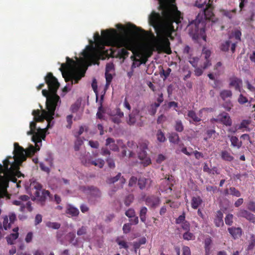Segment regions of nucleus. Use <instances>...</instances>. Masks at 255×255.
Returning <instances> with one entry per match:
<instances>
[{
  "mask_svg": "<svg viewBox=\"0 0 255 255\" xmlns=\"http://www.w3.org/2000/svg\"><path fill=\"white\" fill-rule=\"evenodd\" d=\"M180 12L176 7L168 6L162 11V16L157 12L153 11L149 16V23L154 28L157 34L155 37L154 46L157 50L162 51L170 54L171 53L170 42L168 37L171 36L172 33L175 31L181 23ZM153 36H154L153 35Z\"/></svg>",
  "mask_w": 255,
  "mask_h": 255,
  "instance_id": "1",
  "label": "nucleus"
},
{
  "mask_svg": "<svg viewBox=\"0 0 255 255\" xmlns=\"http://www.w3.org/2000/svg\"><path fill=\"white\" fill-rule=\"evenodd\" d=\"M102 36L98 33L94 35V39L97 42H102L106 45H116L118 46H125L129 49L132 48L131 40L126 34H121L118 33L115 29L102 30Z\"/></svg>",
  "mask_w": 255,
  "mask_h": 255,
  "instance_id": "2",
  "label": "nucleus"
},
{
  "mask_svg": "<svg viewBox=\"0 0 255 255\" xmlns=\"http://www.w3.org/2000/svg\"><path fill=\"white\" fill-rule=\"evenodd\" d=\"M42 186L38 182L29 180V182L25 184V189L26 192L31 196L33 201H36L41 206H44L47 198L50 201H53L52 195L48 190L43 189ZM54 201L59 204L61 202V197L55 194Z\"/></svg>",
  "mask_w": 255,
  "mask_h": 255,
  "instance_id": "3",
  "label": "nucleus"
},
{
  "mask_svg": "<svg viewBox=\"0 0 255 255\" xmlns=\"http://www.w3.org/2000/svg\"><path fill=\"white\" fill-rule=\"evenodd\" d=\"M19 169H15L11 165L4 163L3 165L0 163V191L3 192L4 197L7 194L6 188L9 181L16 183L17 187H20L21 181L17 182V177L23 175L19 171Z\"/></svg>",
  "mask_w": 255,
  "mask_h": 255,
  "instance_id": "4",
  "label": "nucleus"
},
{
  "mask_svg": "<svg viewBox=\"0 0 255 255\" xmlns=\"http://www.w3.org/2000/svg\"><path fill=\"white\" fill-rule=\"evenodd\" d=\"M66 62L62 63L59 68L66 82H71V84L78 83L85 76V71L76 69V63L72 59L67 57Z\"/></svg>",
  "mask_w": 255,
  "mask_h": 255,
  "instance_id": "5",
  "label": "nucleus"
},
{
  "mask_svg": "<svg viewBox=\"0 0 255 255\" xmlns=\"http://www.w3.org/2000/svg\"><path fill=\"white\" fill-rule=\"evenodd\" d=\"M13 156H8L3 161L7 165H11L15 169H19L22 163L26 159L25 149L17 142L14 143Z\"/></svg>",
  "mask_w": 255,
  "mask_h": 255,
  "instance_id": "6",
  "label": "nucleus"
},
{
  "mask_svg": "<svg viewBox=\"0 0 255 255\" xmlns=\"http://www.w3.org/2000/svg\"><path fill=\"white\" fill-rule=\"evenodd\" d=\"M46 109L47 111L43 110L41 113L39 110H33L32 114L34 116V120L36 122H40L46 120L48 122L47 128H50L51 127V123H52V126L54 123L52 120L54 119L53 116H54L56 109L51 108L50 106L46 107Z\"/></svg>",
  "mask_w": 255,
  "mask_h": 255,
  "instance_id": "7",
  "label": "nucleus"
},
{
  "mask_svg": "<svg viewBox=\"0 0 255 255\" xmlns=\"http://www.w3.org/2000/svg\"><path fill=\"white\" fill-rule=\"evenodd\" d=\"M149 142L146 140H140L136 146V152L141 164L145 167L151 164V159L147 156V150Z\"/></svg>",
  "mask_w": 255,
  "mask_h": 255,
  "instance_id": "8",
  "label": "nucleus"
},
{
  "mask_svg": "<svg viewBox=\"0 0 255 255\" xmlns=\"http://www.w3.org/2000/svg\"><path fill=\"white\" fill-rule=\"evenodd\" d=\"M189 35L195 40L199 38L200 35L205 32L204 23L202 20L196 18L188 26Z\"/></svg>",
  "mask_w": 255,
  "mask_h": 255,
  "instance_id": "9",
  "label": "nucleus"
},
{
  "mask_svg": "<svg viewBox=\"0 0 255 255\" xmlns=\"http://www.w3.org/2000/svg\"><path fill=\"white\" fill-rule=\"evenodd\" d=\"M213 3V0H197L195 2V5L199 8H203L205 6L204 13L206 19L211 20L214 15Z\"/></svg>",
  "mask_w": 255,
  "mask_h": 255,
  "instance_id": "10",
  "label": "nucleus"
},
{
  "mask_svg": "<svg viewBox=\"0 0 255 255\" xmlns=\"http://www.w3.org/2000/svg\"><path fill=\"white\" fill-rule=\"evenodd\" d=\"M12 204L16 206H19V210L24 212L28 211L31 212L33 210L31 202L29 201V197L27 195H21L17 200L13 201Z\"/></svg>",
  "mask_w": 255,
  "mask_h": 255,
  "instance_id": "11",
  "label": "nucleus"
},
{
  "mask_svg": "<svg viewBox=\"0 0 255 255\" xmlns=\"http://www.w3.org/2000/svg\"><path fill=\"white\" fill-rule=\"evenodd\" d=\"M43 96L46 98V106L56 109L58 103H61L60 97L57 94L50 92L49 90L44 89L42 91Z\"/></svg>",
  "mask_w": 255,
  "mask_h": 255,
  "instance_id": "12",
  "label": "nucleus"
},
{
  "mask_svg": "<svg viewBox=\"0 0 255 255\" xmlns=\"http://www.w3.org/2000/svg\"><path fill=\"white\" fill-rule=\"evenodd\" d=\"M45 83L47 85L48 89L50 93L57 94L58 89L60 87V83L57 78L54 77L53 74L49 72L44 78Z\"/></svg>",
  "mask_w": 255,
  "mask_h": 255,
  "instance_id": "13",
  "label": "nucleus"
},
{
  "mask_svg": "<svg viewBox=\"0 0 255 255\" xmlns=\"http://www.w3.org/2000/svg\"><path fill=\"white\" fill-rule=\"evenodd\" d=\"M28 135H32V140L35 143H41L42 139L45 138V128H38L37 131L30 129L27 132Z\"/></svg>",
  "mask_w": 255,
  "mask_h": 255,
  "instance_id": "14",
  "label": "nucleus"
},
{
  "mask_svg": "<svg viewBox=\"0 0 255 255\" xmlns=\"http://www.w3.org/2000/svg\"><path fill=\"white\" fill-rule=\"evenodd\" d=\"M174 182L173 177L172 176L170 177H168L163 179L159 187L160 191L166 193H171L172 190V187L173 186Z\"/></svg>",
  "mask_w": 255,
  "mask_h": 255,
  "instance_id": "15",
  "label": "nucleus"
},
{
  "mask_svg": "<svg viewBox=\"0 0 255 255\" xmlns=\"http://www.w3.org/2000/svg\"><path fill=\"white\" fill-rule=\"evenodd\" d=\"M212 121L222 123L226 126H231L232 124V121L227 113L223 112L219 114L216 118H213Z\"/></svg>",
  "mask_w": 255,
  "mask_h": 255,
  "instance_id": "16",
  "label": "nucleus"
},
{
  "mask_svg": "<svg viewBox=\"0 0 255 255\" xmlns=\"http://www.w3.org/2000/svg\"><path fill=\"white\" fill-rule=\"evenodd\" d=\"M129 119L127 123L129 125H133L136 123L140 122L142 116L140 114L139 110L137 109H134L132 112L129 114Z\"/></svg>",
  "mask_w": 255,
  "mask_h": 255,
  "instance_id": "17",
  "label": "nucleus"
},
{
  "mask_svg": "<svg viewBox=\"0 0 255 255\" xmlns=\"http://www.w3.org/2000/svg\"><path fill=\"white\" fill-rule=\"evenodd\" d=\"M131 41L132 45V48L131 49H129L127 46H118L116 45H112V46L117 47L118 48H122L120 49L118 51V55L121 58L125 59L126 57H127L128 56L129 52L128 51V50L133 51L135 47V43L134 40L128 37V35H127Z\"/></svg>",
  "mask_w": 255,
  "mask_h": 255,
  "instance_id": "18",
  "label": "nucleus"
},
{
  "mask_svg": "<svg viewBox=\"0 0 255 255\" xmlns=\"http://www.w3.org/2000/svg\"><path fill=\"white\" fill-rule=\"evenodd\" d=\"M145 204L147 206L152 208H156L157 207L160 203V199L154 196H148L145 199Z\"/></svg>",
  "mask_w": 255,
  "mask_h": 255,
  "instance_id": "19",
  "label": "nucleus"
},
{
  "mask_svg": "<svg viewBox=\"0 0 255 255\" xmlns=\"http://www.w3.org/2000/svg\"><path fill=\"white\" fill-rule=\"evenodd\" d=\"M237 44L236 42H232L230 40H226L223 42L220 46V49L223 51H228L231 47V50L233 53L235 51Z\"/></svg>",
  "mask_w": 255,
  "mask_h": 255,
  "instance_id": "20",
  "label": "nucleus"
},
{
  "mask_svg": "<svg viewBox=\"0 0 255 255\" xmlns=\"http://www.w3.org/2000/svg\"><path fill=\"white\" fill-rule=\"evenodd\" d=\"M230 86L231 87H234L236 90L240 91L242 85V80L236 76H233L230 77Z\"/></svg>",
  "mask_w": 255,
  "mask_h": 255,
  "instance_id": "21",
  "label": "nucleus"
},
{
  "mask_svg": "<svg viewBox=\"0 0 255 255\" xmlns=\"http://www.w3.org/2000/svg\"><path fill=\"white\" fill-rule=\"evenodd\" d=\"M211 51L204 47L202 50V55L204 56L205 61L203 62V69H206L211 65V62L209 58L211 56Z\"/></svg>",
  "mask_w": 255,
  "mask_h": 255,
  "instance_id": "22",
  "label": "nucleus"
},
{
  "mask_svg": "<svg viewBox=\"0 0 255 255\" xmlns=\"http://www.w3.org/2000/svg\"><path fill=\"white\" fill-rule=\"evenodd\" d=\"M152 181L150 178L140 177L138 180V185L141 190L150 187Z\"/></svg>",
  "mask_w": 255,
  "mask_h": 255,
  "instance_id": "23",
  "label": "nucleus"
},
{
  "mask_svg": "<svg viewBox=\"0 0 255 255\" xmlns=\"http://www.w3.org/2000/svg\"><path fill=\"white\" fill-rule=\"evenodd\" d=\"M228 231L234 239L240 237L242 234V229L240 227L236 228L233 227L229 228Z\"/></svg>",
  "mask_w": 255,
  "mask_h": 255,
  "instance_id": "24",
  "label": "nucleus"
},
{
  "mask_svg": "<svg viewBox=\"0 0 255 255\" xmlns=\"http://www.w3.org/2000/svg\"><path fill=\"white\" fill-rule=\"evenodd\" d=\"M223 218V212L220 210L218 211L216 213L215 218L214 219V223L217 227H220L224 225Z\"/></svg>",
  "mask_w": 255,
  "mask_h": 255,
  "instance_id": "25",
  "label": "nucleus"
},
{
  "mask_svg": "<svg viewBox=\"0 0 255 255\" xmlns=\"http://www.w3.org/2000/svg\"><path fill=\"white\" fill-rule=\"evenodd\" d=\"M79 211L78 208L69 204L67 206L66 213L71 217H77L79 214Z\"/></svg>",
  "mask_w": 255,
  "mask_h": 255,
  "instance_id": "26",
  "label": "nucleus"
},
{
  "mask_svg": "<svg viewBox=\"0 0 255 255\" xmlns=\"http://www.w3.org/2000/svg\"><path fill=\"white\" fill-rule=\"evenodd\" d=\"M106 145L109 146L110 149L114 151H119V147L118 145L115 143V140L114 138L108 137L106 140Z\"/></svg>",
  "mask_w": 255,
  "mask_h": 255,
  "instance_id": "27",
  "label": "nucleus"
},
{
  "mask_svg": "<svg viewBox=\"0 0 255 255\" xmlns=\"http://www.w3.org/2000/svg\"><path fill=\"white\" fill-rule=\"evenodd\" d=\"M239 215L240 216L246 218L247 220L253 223L255 222V216L246 210H241L239 213Z\"/></svg>",
  "mask_w": 255,
  "mask_h": 255,
  "instance_id": "28",
  "label": "nucleus"
},
{
  "mask_svg": "<svg viewBox=\"0 0 255 255\" xmlns=\"http://www.w3.org/2000/svg\"><path fill=\"white\" fill-rule=\"evenodd\" d=\"M37 144L35 143V147L31 145L28 148L25 149L26 157L33 155L37 151L39 150L40 147Z\"/></svg>",
  "mask_w": 255,
  "mask_h": 255,
  "instance_id": "29",
  "label": "nucleus"
},
{
  "mask_svg": "<svg viewBox=\"0 0 255 255\" xmlns=\"http://www.w3.org/2000/svg\"><path fill=\"white\" fill-rule=\"evenodd\" d=\"M202 202L203 200L200 196L193 197L191 200V207L194 209H197Z\"/></svg>",
  "mask_w": 255,
  "mask_h": 255,
  "instance_id": "30",
  "label": "nucleus"
},
{
  "mask_svg": "<svg viewBox=\"0 0 255 255\" xmlns=\"http://www.w3.org/2000/svg\"><path fill=\"white\" fill-rule=\"evenodd\" d=\"M228 137L230 138V141L231 142V145L233 147H237L239 149L242 145V142L239 141L238 138L236 136H230Z\"/></svg>",
  "mask_w": 255,
  "mask_h": 255,
  "instance_id": "31",
  "label": "nucleus"
},
{
  "mask_svg": "<svg viewBox=\"0 0 255 255\" xmlns=\"http://www.w3.org/2000/svg\"><path fill=\"white\" fill-rule=\"evenodd\" d=\"M90 194L94 197L99 198L101 196L100 190L97 187L90 186L88 187Z\"/></svg>",
  "mask_w": 255,
  "mask_h": 255,
  "instance_id": "32",
  "label": "nucleus"
},
{
  "mask_svg": "<svg viewBox=\"0 0 255 255\" xmlns=\"http://www.w3.org/2000/svg\"><path fill=\"white\" fill-rule=\"evenodd\" d=\"M170 142L174 144H178L180 141V138L178 134L175 132H171L168 137Z\"/></svg>",
  "mask_w": 255,
  "mask_h": 255,
  "instance_id": "33",
  "label": "nucleus"
},
{
  "mask_svg": "<svg viewBox=\"0 0 255 255\" xmlns=\"http://www.w3.org/2000/svg\"><path fill=\"white\" fill-rule=\"evenodd\" d=\"M221 156L224 160L227 161H231L234 159L233 156L226 150H223L221 152Z\"/></svg>",
  "mask_w": 255,
  "mask_h": 255,
  "instance_id": "34",
  "label": "nucleus"
},
{
  "mask_svg": "<svg viewBox=\"0 0 255 255\" xmlns=\"http://www.w3.org/2000/svg\"><path fill=\"white\" fill-rule=\"evenodd\" d=\"M174 128L175 130L177 132H182L184 130V127L182 121L180 120H176L175 122Z\"/></svg>",
  "mask_w": 255,
  "mask_h": 255,
  "instance_id": "35",
  "label": "nucleus"
},
{
  "mask_svg": "<svg viewBox=\"0 0 255 255\" xmlns=\"http://www.w3.org/2000/svg\"><path fill=\"white\" fill-rule=\"evenodd\" d=\"M187 116L194 122H199L201 121V118L198 117L196 113L192 110H190L188 112Z\"/></svg>",
  "mask_w": 255,
  "mask_h": 255,
  "instance_id": "36",
  "label": "nucleus"
},
{
  "mask_svg": "<svg viewBox=\"0 0 255 255\" xmlns=\"http://www.w3.org/2000/svg\"><path fill=\"white\" fill-rule=\"evenodd\" d=\"M212 243V241L210 237L205 239V242H204V243H205L204 248H205V253L207 255H209L210 253V249H211L210 246H211Z\"/></svg>",
  "mask_w": 255,
  "mask_h": 255,
  "instance_id": "37",
  "label": "nucleus"
},
{
  "mask_svg": "<svg viewBox=\"0 0 255 255\" xmlns=\"http://www.w3.org/2000/svg\"><path fill=\"white\" fill-rule=\"evenodd\" d=\"M147 212V209L145 207H142L141 208L139 212V217L141 221L143 223H145L146 219V214Z\"/></svg>",
  "mask_w": 255,
  "mask_h": 255,
  "instance_id": "38",
  "label": "nucleus"
},
{
  "mask_svg": "<svg viewBox=\"0 0 255 255\" xmlns=\"http://www.w3.org/2000/svg\"><path fill=\"white\" fill-rule=\"evenodd\" d=\"M220 96L223 100H225L227 98H231L232 92L229 90H224L220 92Z\"/></svg>",
  "mask_w": 255,
  "mask_h": 255,
  "instance_id": "39",
  "label": "nucleus"
},
{
  "mask_svg": "<svg viewBox=\"0 0 255 255\" xmlns=\"http://www.w3.org/2000/svg\"><path fill=\"white\" fill-rule=\"evenodd\" d=\"M92 165L98 166L99 168H103L105 165V161L101 158H99L96 160H92L90 162Z\"/></svg>",
  "mask_w": 255,
  "mask_h": 255,
  "instance_id": "40",
  "label": "nucleus"
},
{
  "mask_svg": "<svg viewBox=\"0 0 255 255\" xmlns=\"http://www.w3.org/2000/svg\"><path fill=\"white\" fill-rule=\"evenodd\" d=\"M183 238L185 240L190 241L194 240L195 238L194 234L189 232V231H186L183 235Z\"/></svg>",
  "mask_w": 255,
  "mask_h": 255,
  "instance_id": "41",
  "label": "nucleus"
},
{
  "mask_svg": "<svg viewBox=\"0 0 255 255\" xmlns=\"http://www.w3.org/2000/svg\"><path fill=\"white\" fill-rule=\"evenodd\" d=\"M156 137L157 140L160 142H163L166 140L164 133L160 129L157 130Z\"/></svg>",
  "mask_w": 255,
  "mask_h": 255,
  "instance_id": "42",
  "label": "nucleus"
},
{
  "mask_svg": "<svg viewBox=\"0 0 255 255\" xmlns=\"http://www.w3.org/2000/svg\"><path fill=\"white\" fill-rule=\"evenodd\" d=\"M83 144V140L81 137H78L75 142L74 149L75 151H78L80 146Z\"/></svg>",
  "mask_w": 255,
  "mask_h": 255,
  "instance_id": "43",
  "label": "nucleus"
},
{
  "mask_svg": "<svg viewBox=\"0 0 255 255\" xmlns=\"http://www.w3.org/2000/svg\"><path fill=\"white\" fill-rule=\"evenodd\" d=\"M46 225L47 227L53 229H58L60 228V224L57 222H48L46 223Z\"/></svg>",
  "mask_w": 255,
  "mask_h": 255,
  "instance_id": "44",
  "label": "nucleus"
},
{
  "mask_svg": "<svg viewBox=\"0 0 255 255\" xmlns=\"http://www.w3.org/2000/svg\"><path fill=\"white\" fill-rule=\"evenodd\" d=\"M121 173H119L115 177L109 178L107 179V182L109 184H114V183L119 180L120 178H121Z\"/></svg>",
  "mask_w": 255,
  "mask_h": 255,
  "instance_id": "45",
  "label": "nucleus"
},
{
  "mask_svg": "<svg viewBox=\"0 0 255 255\" xmlns=\"http://www.w3.org/2000/svg\"><path fill=\"white\" fill-rule=\"evenodd\" d=\"M134 197L132 195L129 194L126 196L124 200V203L126 206H129L130 204L133 202Z\"/></svg>",
  "mask_w": 255,
  "mask_h": 255,
  "instance_id": "46",
  "label": "nucleus"
},
{
  "mask_svg": "<svg viewBox=\"0 0 255 255\" xmlns=\"http://www.w3.org/2000/svg\"><path fill=\"white\" fill-rule=\"evenodd\" d=\"M233 215L231 214H228L225 217V222L226 225L231 226L232 225L233 221Z\"/></svg>",
  "mask_w": 255,
  "mask_h": 255,
  "instance_id": "47",
  "label": "nucleus"
},
{
  "mask_svg": "<svg viewBox=\"0 0 255 255\" xmlns=\"http://www.w3.org/2000/svg\"><path fill=\"white\" fill-rule=\"evenodd\" d=\"M199 58L197 57H193L190 58L189 60V63L192 65L193 67L196 68L198 66Z\"/></svg>",
  "mask_w": 255,
  "mask_h": 255,
  "instance_id": "48",
  "label": "nucleus"
},
{
  "mask_svg": "<svg viewBox=\"0 0 255 255\" xmlns=\"http://www.w3.org/2000/svg\"><path fill=\"white\" fill-rule=\"evenodd\" d=\"M116 242L117 244L120 246V249L124 248L127 250L128 248V243L126 241L117 239Z\"/></svg>",
  "mask_w": 255,
  "mask_h": 255,
  "instance_id": "49",
  "label": "nucleus"
},
{
  "mask_svg": "<svg viewBox=\"0 0 255 255\" xmlns=\"http://www.w3.org/2000/svg\"><path fill=\"white\" fill-rule=\"evenodd\" d=\"M230 194L233 196L239 197L241 196L240 192L235 187H230L229 189Z\"/></svg>",
  "mask_w": 255,
  "mask_h": 255,
  "instance_id": "50",
  "label": "nucleus"
},
{
  "mask_svg": "<svg viewBox=\"0 0 255 255\" xmlns=\"http://www.w3.org/2000/svg\"><path fill=\"white\" fill-rule=\"evenodd\" d=\"M200 66L201 67H197V66L196 68H195V69L194 70V73L196 76H200L203 74V70L204 69L203 68V64H201Z\"/></svg>",
  "mask_w": 255,
  "mask_h": 255,
  "instance_id": "51",
  "label": "nucleus"
},
{
  "mask_svg": "<svg viewBox=\"0 0 255 255\" xmlns=\"http://www.w3.org/2000/svg\"><path fill=\"white\" fill-rule=\"evenodd\" d=\"M186 221H185V213L183 212L182 215H180L175 221V223L177 224H182L183 222Z\"/></svg>",
  "mask_w": 255,
  "mask_h": 255,
  "instance_id": "52",
  "label": "nucleus"
},
{
  "mask_svg": "<svg viewBox=\"0 0 255 255\" xmlns=\"http://www.w3.org/2000/svg\"><path fill=\"white\" fill-rule=\"evenodd\" d=\"M105 77L106 80V86L108 87L110 85L112 81L113 76L109 73H105Z\"/></svg>",
  "mask_w": 255,
  "mask_h": 255,
  "instance_id": "53",
  "label": "nucleus"
},
{
  "mask_svg": "<svg viewBox=\"0 0 255 255\" xmlns=\"http://www.w3.org/2000/svg\"><path fill=\"white\" fill-rule=\"evenodd\" d=\"M72 118L73 116L72 115H68L66 117V122L67 123V125H66V127L68 128H71L72 125Z\"/></svg>",
  "mask_w": 255,
  "mask_h": 255,
  "instance_id": "54",
  "label": "nucleus"
},
{
  "mask_svg": "<svg viewBox=\"0 0 255 255\" xmlns=\"http://www.w3.org/2000/svg\"><path fill=\"white\" fill-rule=\"evenodd\" d=\"M125 214L128 217L131 218L135 215V213L134 209L130 208L126 212Z\"/></svg>",
  "mask_w": 255,
  "mask_h": 255,
  "instance_id": "55",
  "label": "nucleus"
},
{
  "mask_svg": "<svg viewBox=\"0 0 255 255\" xmlns=\"http://www.w3.org/2000/svg\"><path fill=\"white\" fill-rule=\"evenodd\" d=\"M181 228L185 231H190V224L189 222L187 221L183 222L181 225Z\"/></svg>",
  "mask_w": 255,
  "mask_h": 255,
  "instance_id": "56",
  "label": "nucleus"
},
{
  "mask_svg": "<svg viewBox=\"0 0 255 255\" xmlns=\"http://www.w3.org/2000/svg\"><path fill=\"white\" fill-rule=\"evenodd\" d=\"M11 223H8V219L7 216H5L3 218V226L5 230H7L8 228H9L10 227V224Z\"/></svg>",
  "mask_w": 255,
  "mask_h": 255,
  "instance_id": "57",
  "label": "nucleus"
},
{
  "mask_svg": "<svg viewBox=\"0 0 255 255\" xmlns=\"http://www.w3.org/2000/svg\"><path fill=\"white\" fill-rule=\"evenodd\" d=\"M233 36L235 37V38L239 41L241 40V36L242 35L241 32L239 30H236L233 33Z\"/></svg>",
  "mask_w": 255,
  "mask_h": 255,
  "instance_id": "58",
  "label": "nucleus"
},
{
  "mask_svg": "<svg viewBox=\"0 0 255 255\" xmlns=\"http://www.w3.org/2000/svg\"><path fill=\"white\" fill-rule=\"evenodd\" d=\"M250 124V121L246 120H243L240 125L239 128H246Z\"/></svg>",
  "mask_w": 255,
  "mask_h": 255,
  "instance_id": "59",
  "label": "nucleus"
},
{
  "mask_svg": "<svg viewBox=\"0 0 255 255\" xmlns=\"http://www.w3.org/2000/svg\"><path fill=\"white\" fill-rule=\"evenodd\" d=\"M171 72V69L170 68H168L166 70L162 69L161 71V74L164 76V79H166L169 76Z\"/></svg>",
  "mask_w": 255,
  "mask_h": 255,
  "instance_id": "60",
  "label": "nucleus"
},
{
  "mask_svg": "<svg viewBox=\"0 0 255 255\" xmlns=\"http://www.w3.org/2000/svg\"><path fill=\"white\" fill-rule=\"evenodd\" d=\"M131 230V224L129 223L125 224L123 228V232L125 234H127L130 232Z\"/></svg>",
  "mask_w": 255,
  "mask_h": 255,
  "instance_id": "61",
  "label": "nucleus"
},
{
  "mask_svg": "<svg viewBox=\"0 0 255 255\" xmlns=\"http://www.w3.org/2000/svg\"><path fill=\"white\" fill-rule=\"evenodd\" d=\"M106 161L108 165V166L111 168H114L115 167V163L113 159L111 158H108L107 159Z\"/></svg>",
  "mask_w": 255,
  "mask_h": 255,
  "instance_id": "62",
  "label": "nucleus"
},
{
  "mask_svg": "<svg viewBox=\"0 0 255 255\" xmlns=\"http://www.w3.org/2000/svg\"><path fill=\"white\" fill-rule=\"evenodd\" d=\"M247 207L249 210L255 212V203L254 201L249 202Z\"/></svg>",
  "mask_w": 255,
  "mask_h": 255,
  "instance_id": "63",
  "label": "nucleus"
},
{
  "mask_svg": "<svg viewBox=\"0 0 255 255\" xmlns=\"http://www.w3.org/2000/svg\"><path fill=\"white\" fill-rule=\"evenodd\" d=\"M183 255H191L190 248L187 246H184L182 248Z\"/></svg>",
  "mask_w": 255,
  "mask_h": 255,
  "instance_id": "64",
  "label": "nucleus"
}]
</instances>
